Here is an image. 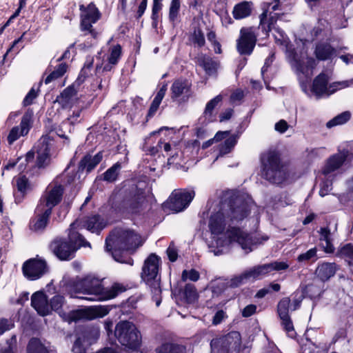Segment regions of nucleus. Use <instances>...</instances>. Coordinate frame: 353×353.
<instances>
[{"label": "nucleus", "instance_id": "1", "mask_svg": "<svg viewBox=\"0 0 353 353\" xmlns=\"http://www.w3.org/2000/svg\"><path fill=\"white\" fill-rule=\"evenodd\" d=\"M143 244L141 235L133 230L115 228L106 237L105 248L116 261L132 265L134 261L128 254Z\"/></svg>", "mask_w": 353, "mask_h": 353}, {"label": "nucleus", "instance_id": "2", "mask_svg": "<svg viewBox=\"0 0 353 353\" xmlns=\"http://www.w3.org/2000/svg\"><path fill=\"white\" fill-rule=\"evenodd\" d=\"M146 201L145 190L134 182H128L112 192L110 199L112 209L117 213L139 214Z\"/></svg>", "mask_w": 353, "mask_h": 353}, {"label": "nucleus", "instance_id": "3", "mask_svg": "<svg viewBox=\"0 0 353 353\" xmlns=\"http://www.w3.org/2000/svg\"><path fill=\"white\" fill-rule=\"evenodd\" d=\"M77 222L70 224L67 238H57L53 240L49 249L60 261H70L75 257L77 251L81 247H90V243L84 236L75 230Z\"/></svg>", "mask_w": 353, "mask_h": 353}, {"label": "nucleus", "instance_id": "4", "mask_svg": "<svg viewBox=\"0 0 353 353\" xmlns=\"http://www.w3.org/2000/svg\"><path fill=\"white\" fill-rule=\"evenodd\" d=\"M161 265V259L155 253H151L145 259L141 272V279L149 287L152 300L159 307L161 303V274L159 270Z\"/></svg>", "mask_w": 353, "mask_h": 353}, {"label": "nucleus", "instance_id": "5", "mask_svg": "<svg viewBox=\"0 0 353 353\" xmlns=\"http://www.w3.org/2000/svg\"><path fill=\"white\" fill-rule=\"evenodd\" d=\"M261 177L270 183L280 185L288 178V172L283 164L281 154L276 150H270L261 155Z\"/></svg>", "mask_w": 353, "mask_h": 353}, {"label": "nucleus", "instance_id": "6", "mask_svg": "<svg viewBox=\"0 0 353 353\" xmlns=\"http://www.w3.org/2000/svg\"><path fill=\"white\" fill-rule=\"evenodd\" d=\"M74 288L77 292L95 295L99 301L114 299L126 290V288L119 283H114L110 288H104L99 279L90 276L81 279Z\"/></svg>", "mask_w": 353, "mask_h": 353}, {"label": "nucleus", "instance_id": "7", "mask_svg": "<svg viewBox=\"0 0 353 353\" xmlns=\"http://www.w3.org/2000/svg\"><path fill=\"white\" fill-rule=\"evenodd\" d=\"M220 205L226 214L228 221L238 223L250 213V203L243 196L235 194L222 198Z\"/></svg>", "mask_w": 353, "mask_h": 353}, {"label": "nucleus", "instance_id": "8", "mask_svg": "<svg viewBox=\"0 0 353 353\" xmlns=\"http://www.w3.org/2000/svg\"><path fill=\"white\" fill-rule=\"evenodd\" d=\"M114 336L121 345L131 350H138L141 345L142 337L136 325L130 321L119 322L114 330Z\"/></svg>", "mask_w": 353, "mask_h": 353}, {"label": "nucleus", "instance_id": "9", "mask_svg": "<svg viewBox=\"0 0 353 353\" xmlns=\"http://www.w3.org/2000/svg\"><path fill=\"white\" fill-rule=\"evenodd\" d=\"M227 234L230 241L237 243L245 254L252 252L259 245L263 244L269 239V236L267 235L253 236L236 226L230 225L227 230Z\"/></svg>", "mask_w": 353, "mask_h": 353}, {"label": "nucleus", "instance_id": "10", "mask_svg": "<svg viewBox=\"0 0 353 353\" xmlns=\"http://www.w3.org/2000/svg\"><path fill=\"white\" fill-rule=\"evenodd\" d=\"M211 353H239L241 337L239 332L232 331L225 335L216 336L210 341Z\"/></svg>", "mask_w": 353, "mask_h": 353}, {"label": "nucleus", "instance_id": "11", "mask_svg": "<svg viewBox=\"0 0 353 353\" xmlns=\"http://www.w3.org/2000/svg\"><path fill=\"white\" fill-rule=\"evenodd\" d=\"M195 196L194 190H174L168 200L162 204L164 212H179L186 209Z\"/></svg>", "mask_w": 353, "mask_h": 353}, {"label": "nucleus", "instance_id": "12", "mask_svg": "<svg viewBox=\"0 0 353 353\" xmlns=\"http://www.w3.org/2000/svg\"><path fill=\"white\" fill-rule=\"evenodd\" d=\"M80 28L83 32L88 31L94 39L98 36V32L92 28V23H95L101 18V13L94 3H89L87 6L83 4L79 6Z\"/></svg>", "mask_w": 353, "mask_h": 353}, {"label": "nucleus", "instance_id": "13", "mask_svg": "<svg viewBox=\"0 0 353 353\" xmlns=\"http://www.w3.org/2000/svg\"><path fill=\"white\" fill-rule=\"evenodd\" d=\"M257 35L256 28L251 26L242 28L240 36L236 40V50L241 55H250L256 46Z\"/></svg>", "mask_w": 353, "mask_h": 353}, {"label": "nucleus", "instance_id": "14", "mask_svg": "<svg viewBox=\"0 0 353 353\" xmlns=\"http://www.w3.org/2000/svg\"><path fill=\"white\" fill-rule=\"evenodd\" d=\"M54 137L51 135V132L43 135L39 139L37 145V157L36 166L38 168H44L49 165L50 162V150L54 141Z\"/></svg>", "mask_w": 353, "mask_h": 353}, {"label": "nucleus", "instance_id": "15", "mask_svg": "<svg viewBox=\"0 0 353 353\" xmlns=\"http://www.w3.org/2000/svg\"><path fill=\"white\" fill-rule=\"evenodd\" d=\"M48 271V265L43 259H30L22 266V272L25 277L30 281L41 278Z\"/></svg>", "mask_w": 353, "mask_h": 353}, {"label": "nucleus", "instance_id": "16", "mask_svg": "<svg viewBox=\"0 0 353 353\" xmlns=\"http://www.w3.org/2000/svg\"><path fill=\"white\" fill-rule=\"evenodd\" d=\"M33 115L32 110L30 108L27 109L21 118L20 128L19 126L13 127L8 134L7 140L9 145L13 144L20 136H25L29 132L32 127Z\"/></svg>", "mask_w": 353, "mask_h": 353}, {"label": "nucleus", "instance_id": "17", "mask_svg": "<svg viewBox=\"0 0 353 353\" xmlns=\"http://www.w3.org/2000/svg\"><path fill=\"white\" fill-rule=\"evenodd\" d=\"M63 192L64 189L61 185H54L41 196L38 205L52 212V209L61 201Z\"/></svg>", "mask_w": 353, "mask_h": 353}, {"label": "nucleus", "instance_id": "18", "mask_svg": "<svg viewBox=\"0 0 353 353\" xmlns=\"http://www.w3.org/2000/svg\"><path fill=\"white\" fill-rule=\"evenodd\" d=\"M52 212L41 206L37 205L34 215L30 219L29 227L34 232H43L48 225Z\"/></svg>", "mask_w": 353, "mask_h": 353}, {"label": "nucleus", "instance_id": "19", "mask_svg": "<svg viewBox=\"0 0 353 353\" xmlns=\"http://www.w3.org/2000/svg\"><path fill=\"white\" fill-rule=\"evenodd\" d=\"M349 151L346 149L330 156L322 168V174L327 176L340 169L347 161Z\"/></svg>", "mask_w": 353, "mask_h": 353}, {"label": "nucleus", "instance_id": "20", "mask_svg": "<svg viewBox=\"0 0 353 353\" xmlns=\"http://www.w3.org/2000/svg\"><path fill=\"white\" fill-rule=\"evenodd\" d=\"M171 99L175 100L183 97V101H187L192 95V83L186 79H176L170 88Z\"/></svg>", "mask_w": 353, "mask_h": 353}, {"label": "nucleus", "instance_id": "21", "mask_svg": "<svg viewBox=\"0 0 353 353\" xmlns=\"http://www.w3.org/2000/svg\"><path fill=\"white\" fill-rule=\"evenodd\" d=\"M100 336V330L98 326L94 325H86L81 326L77 332V339L84 343L87 346L95 343Z\"/></svg>", "mask_w": 353, "mask_h": 353}, {"label": "nucleus", "instance_id": "22", "mask_svg": "<svg viewBox=\"0 0 353 353\" xmlns=\"http://www.w3.org/2000/svg\"><path fill=\"white\" fill-rule=\"evenodd\" d=\"M103 152H97L94 156L90 154H85L79 161L75 176L80 179L81 174L85 170L86 173L90 172L102 161Z\"/></svg>", "mask_w": 353, "mask_h": 353}, {"label": "nucleus", "instance_id": "23", "mask_svg": "<svg viewBox=\"0 0 353 353\" xmlns=\"http://www.w3.org/2000/svg\"><path fill=\"white\" fill-rule=\"evenodd\" d=\"M227 221L226 214L220 206L219 211L212 213L209 219L208 227L212 234H221L225 229Z\"/></svg>", "mask_w": 353, "mask_h": 353}, {"label": "nucleus", "instance_id": "24", "mask_svg": "<svg viewBox=\"0 0 353 353\" xmlns=\"http://www.w3.org/2000/svg\"><path fill=\"white\" fill-rule=\"evenodd\" d=\"M329 80L328 74L324 72H321L313 79L310 91L317 99L325 96L326 92H327Z\"/></svg>", "mask_w": 353, "mask_h": 353}, {"label": "nucleus", "instance_id": "25", "mask_svg": "<svg viewBox=\"0 0 353 353\" xmlns=\"http://www.w3.org/2000/svg\"><path fill=\"white\" fill-rule=\"evenodd\" d=\"M31 305L43 316L50 313L48 296L43 291H37L32 295Z\"/></svg>", "mask_w": 353, "mask_h": 353}, {"label": "nucleus", "instance_id": "26", "mask_svg": "<svg viewBox=\"0 0 353 353\" xmlns=\"http://www.w3.org/2000/svg\"><path fill=\"white\" fill-rule=\"evenodd\" d=\"M81 223L84 228H86L92 233H97V234H99L106 225L103 218L98 214L85 216Z\"/></svg>", "mask_w": 353, "mask_h": 353}, {"label": "nucleus", "instance_id": "27", "mask_svg": "<svg viewBox=\"0 0 353 353\" xmlns=\"http://www.w3.org/2000/svg\"><path fill=\"white\" fill-rule=\"evenodd\" d=\"M338 269V265L335 263H321L318 264L315 275L322 282H325L335 275Z\"/></svg>", "mask_w": 353, "mask_h": 353}, {"label": "nucleus", "instance_id": "28", "mask_svg": "<svg viewBox=\"0 0 353 353\" xmlns=\"http://www.w3.org/2000/svg\"><path fill=\"white\" fill-rule=\"evenodd\" d=\"M314 55L319 61H326L336 56V50L329 43H319L316 45Z\"/></svg>", "mask_w": 353, "mask_h": 353}, {"label": "nucleus", "instance_id": "29", "mask_svg": "<svg viewBox=\"0 0 353 353\" xmlns=\"http://www.w3.org/2000/svg\"><path fill=\"white\" fill-rule=\"evenodd\" d=\"M17 191H14V201L17 204L21 203L27 192L30 190V184L26 176H19L16 179Z\"/></svg>", "mask_w": 353, "mask_h": 353}, {"label": "nucleus", "instance_id": "30", "mask_svg": "<svg viewBox=\"0 0 353 353\" xmlns=\"http://www.w3.org/2000/svg\"><path fill=\"white\" fill-rule=\"evenodd\" d=\"M259 278V276L256 268L254 266V268L243 272L241 274L232 278L229 282V285L232 288H238L250 279L256 280Z\"/></svg>", "mask_w": 353, "mask_h": 353}, {"label": "nucleus", "instance_id": "31", "mask_svg": "<svg viewBox=\"0 0 353 353\" xmlns=\"http://www.w3.org/2000/svg\"><path fill=\"white\" fill-rule=\"evenodd\" d=\"M154 351L156 353H186L187 349L184 345L172 341H165L157 346Z\"/></svg>", "mask_w": 353, "mask_h": 353}, {"label": "nucleus", "instance_id": "32", "mask_svg": "<svg viewBox=\"0 0 353 353\" xmlns=\"http://www.w3.org/2000/svg\"><path fill=\"white\" fill-rule=\"evenodd\" d=\"M77 84L73 83L72 85L65 88L59 95L57 97L56 101L61 104L63 108H67L70 105L71 100L77 93L75 88Z\"/></svg>", "mask_w": 353, "mask_h": 353}, {"label": "nucleus", "instance_id": "33", "mask_svg": "<svg viewBox=\"0 0 353 353\" xmlns=\"http://www.w3.org/2000/svg\"><path fill=\"white\" fill-rule=\"evenodd\" d=\"M175 296H181L188 303H194L197 299L196 289L194 285L187 283L184 288H179L172 291Z\"/></svg>", "mask_w": 353, "mask_h": 353}, {"label": "nucleus", "instance_id": "34", "mask_svg": "<svg viewBox=\"0 0 353 353\" xmlns=\"http://www.w3.org/2000/svg\"><path fill=\"white\" fill-rule=\"evenodd\" d=\"M259 277L272 271L285 270L289 268V265L283 261H273L270 263L259 265L256 266Z\"/></svg>", "mask_w": 353, "mask_h": 353}, {"label": "nucleus", "instance_id": "35", "mask_svg": "<svg viewBox=\"0 0 353 353\" xmlns=\"http://www.w3.org/2000/svg\"><path fill=\"white\" fill-rule=\"evenodd\" d=\"M168 84L164 83L163 85L161 87L159 90L157 92L154 99H153L150 106L149 108L146 119L148 121L150 118H152L157 111L158 110L159 105L165 95V92L167 91Z\"/></svg>", "mask_w": 353, "mask_h": 353}, {"label": "nucleus", "instance_id": "36", "mask_svg": "<svg viewBox=\"0 0 353 353\" xmlns=\"http://www.w3.org/2000/svg\"><path fill=\"white\" fill-rule=\"evenodd\" d=\"M252 2L242 1L234 6L232 11L235 19H241L249 17L252 13Z\"/></svg>", "mask_w": 353, "mask_h": 353}, {"label": "nucleus", "instance_id": "37", "mask_svg": "<svg viewBox=\"0 0 353 353\" xmlns=\"http://www.w3.org/2000/svg\"><path fill=\"white\" fill-rule=\"evenodd\" d=\"M90 320L102 318L107 315L111 310L117 308V305H94L88 307Z\"/></svg>", "mask_w": 353, "mask_h": 353}, {"label": "nucleus", "instance_id": "38", "mask_svg": "<svg viewBox=\"0 0 353 353\" xmlns=\"http://www.w3.org/2000/svg\"><path fill=\"white\" fill-rule=\"evenodd\" d=\"M94 58L89 57L87 58L83 67L81 68L79 76L76 81L74 82L77 84V86H80L85 79L91 75V70L93 68Z\"/></svg>", "mask_w": 353, "mask_h": 353}, {"label": "nucleus", "instance_id": "39", "mask_svg": "<svg viewBox=\"0 0 353 353\" xmlns=\"http://www.w3.org/2000/svg\"><path fill=\"white\" fill-rule=\"evenodd\" d=\"M199 65L203 68L205 73L209 76H211L216 72L217 62L208 56H201L199 59Z\"/></svg>", "mask_w": 353, "mask_h": 353}, {"label": "nucleus", "instance_id": "40", "mask_svg": "<svg viewBox=\"0 0 353 353\" xmlns=\"http://www.w3.org/2000/svg\"><path fill=\"white\" fill-rule=\"evenodd\" d=\"M121 169V163H115L103 174L101 179L108 183L115 182L118 179Z\"/></svg>", "mask_w": 353, "mask_h": 353}, {"label": "nucleus", "instance_id": "41", "mask_svg": "<svg viewBox=\"0 0 353 353\" xmlns=\"http://www.w3.org/2000/svg\"><path fill=\"white\" fill-rule=\"evenodd\" d=\"M27 353H50L48 349L37 337H32L27 345Z\"/></svg>", "mask_w": 353, "mask_h": 353}, {"label": "nucleus", "instance_id": "42", "mask_svg": "<svg viewBox=\"0 0 353 353\" xmlns=\"http://www.w3.org/2000/svg\"><path fill=\"white\" fill-rule=\"evenodd\" d=\"M238 136L233 134L219 145V156H224L230 153L237 143Z\"/></svg>", "mask_w": 353, "mask_h": 353}, {"label": "nucleus", "instance_id": "43", "mask_svg": "<svg viewBox=\"0 0 353 353\" xmlns=\"http://www.w3.org/2000/svg\"><path fill=\"white\" fill-rule=\"evenodd\" d=\"M301 292L304 295L305 298H309L311 300H314L316 299H319L323 293V291L321 290L317 285L311 283L302 288Z\"/></svg>", "mask_w": 353, "mask_h": 353}, {"label": "nucleus", "instance_id": "44", "mask_svg": "<svg viewBox=\"0 0 353 353\" xmlns=\"http://www.w3.org/2000/svg\"><path fill=\"white\" fill-rule=\"evenodd\" d=\"M351 116L352 114L350 111H344L330 120L326 123V127L331 128L336 125L345 124L351 119Z\"/></svg>", "mask_w": 353, "mask_h": 353}, {"label": "nucleus", "instance_id": "45", "mask_svg": "<svg viewBox=\"0 0 353 353\" xmlns=\"http://www.w3.org/2000/svg\"><path fill=\"white\" fill-rule=\"evenodd\" d=\"M68 65L65 63H59L45 79V83L48 84L51 81L62 77L68 70Z\"/></svg>", "mask_w": 353, "mask_h": 353}, {"label": "nucleus", "instance_id": "46", "mask_svg": "<svg viewBox=\"0 0 353 353\" xmlns=\"http://www.w3.org/2000/svg\"><path fill=\"white\" fill-rule=\"evenodd\" d=\"M81 320H90L88 308L72 310L68 314L69 322H78Z\"/></svg>", "mask_w": 353, "mask_h": 353}, {"label": "nucleus", "instance_id": "47", "mask_svg": "<svg viewBox=\"0 0 353 353\" xmlns=\"http://www.w3.org/2000/svg\"><path fill=\"white\" fill-rule=\"evenodd\" d=\"M180 7H181V2L180 0H172L170 8H169V14H168V19L172 25H175L176 21L178 20L179 15V11H180Z\"/></svg>", "mask_w": 353, "mask_h": 353}, {"label": "nucleus", "instance_id": "48", "mask_svg": "<svg viewBox=\"0 0 353 353\" xmlns=\"http://www.w3.org/2000/svg\"><path fill=\"white\" fill-rule=\"evenodd\" d=\"M336 256L348 261H353V243H348L339 247Z\"/></svg>", "mask_w": 353, "mask_h": 353}, {"label": "nucleus", "instance_id": "49", "mask_svg": "<svg viewBox=\"0 0 353 353\" xmlns=\"http://www.w3.org/2000/svg\"><path fill=\"white\" fill-rule=\"evenodd\" d=\"M191 41L194 46L202 48L205 44L204 33L199 27H195L190 37Z\"/></svg>", "mask_w": 353, "mask_h": 353}, {"label": "nucleus", "instance_id": "50", "mask_svg": "<svg viewBox=\"0 0 353 353\" xmlns=\"http://www.w3.org/2000/svg\"><path fill=\"white\" fill-rule=\"evenodd\" d=\"M65 302V298L62 295H55L50 301L49 310H54L59 314L63 312V305Z\"/></svg>", "mask_w": 353, "mask_h": 353}, {"label": "nucleus", "instance_id": "51", "mask_svg": "<svg viewBox=\"0 0 353 353\" xmlns=\"http://www.w3.org/2000/svg\"><path fill=\"white\" fill-rule=\"evenodd\" d=\"M280 18V14L278 13H270V17L268 19V22L265 25V29L263 30V34H265V37H269L270 32L274 29L278 32H279V28H276L275 25L276 24V22L278 19Z\"/></svg>", "mask_w": 353, "mask_h": 353}, {"label": "nucleus", "instance_id": "52", "mask_svg": "<svg viewBox=\"0 0 353 353\" xmlns=\"http://www.w3.org/2000/svg\"><path fill=\"white\" fill-rule=\"evenodd\" d=\"M281 320V325L287 334L293 338L296 335L294 325L290 315L280 316Z\"/></svg>", "mask_w": 353, "mask_h": 353}, {"label": "nucleus", "instance_id": "53", "mask_svg": "<svg viewBox=\"0 0 353 353\" xmlns=\"http://www.w3.org/2000/svg\"><path fill=\"white\" fill-rule=\"evenodd\" d=\"M223 97L221 94H219L210 100L205 108L203 114L205 117H211L212 115V112L214 108L217 106V105L222 101Z\"/></svg>", "mask_w": 353, "mask_h": 353}, {"label": "nucleus", "instance_id": "54", "mask_svg": "<svg viewBox=\"0 0 353 353\" xmlns=\"http://www.w3.org/2000/svg\"><path fill=\"white\" fill-rule=\"evenodd\" d=\"M290 301L289 297H284L280 300L277 305V312L279 317L289 315Z\"/></svg>", "mask_w": 353, "mask_h": 353}, {"label": "nucleus", "instance_id": "55", "mask_svg": "<svg viewBox=\"0 0 353 353\" xmlns=\"http://www.w3.org/2000/svg\"><path fill=\"white\" fill-rule=\"evenodd\" d=\"M316 252L317 249L316 248H311L306 252L299 254L297 257V261L299 263L309 262L310 261H315L318 259Z\"/></svg>", "mask_w": 353, "mask_h": 353}, {"label": "nucleus", "instance_id": "56", "mask_svg": "<svg viewBox=\"0 0 353 353\" xmlns=\"http://www.w3.org/2000/svg\"><path fill=\"white\" fill-rule=\"evenodd\" d=\"M162 2L154 1L152 2L151 19L152 21V26L156 28L157 27L159 19V12L162 9Z\"/></svg>", "mask_w": 353, "mask_h": 353}, {"label": "nucleus", "instance_id": "57", "mask_svg": "<svg viewBox=\"0 0 353 353\" xmlns=\"http://www.w3.org/2000/svg\"><path fill=\"white\" fill-rule=\"evenodd\" d=\"M349 85L347 81H336L332 83H328L327 92H326L325 96L330 97L331 94L335 93L338 90L342 88H346Z\"/></svg>", "mask_w": 353, "mask_h": 353}, {"label": "nucleus", "instance_id": "58", "mask_svg": "<svg viewBox=\"0 0 353 353\" xmlns=\"http://www.w3.org/2000/svg\"><path fill=\"white\" fill-rule=\"evenodd\" d=\"M121 55V46L119 44H117L113 46L111 50L110 54L108 57V62L110 64L116 65Z\"/></svg>", "mask_w": 353, "mask_h": 353}, {"label": "nucleus", "instance_id": "59", "mask_svg": "<svg viewBox=\"0 0 353 353\" xmlns=\"http://www.w3.org/2000/svg\"><path fill=\"white\" fill-rule=\"evenodd\" d=\"M200 278L199 272L195 269H191L190 270H184L182 272L181 280L186 281L188 279L192 281H197Z\"/></svg>", "mask_w": 353, "mask_h": 353}, {"label": "nucleus", "instance_id": "60", "mask_svg": "<svg viewBox=\"0 0 353 353\" xmlns=\"http://www.w3.org/2000/svg\"><path fill=\"white\" fill-rule=\"evenodd\" d=\"M39 92V88L38 90L36 91L34 88L32 87L23 99L22 102L23 106L27 107L32 105L33 103L34 100L38 97Z\"/></svg>", "mask_w": 353, "mask_h": 353}, {"label": "nucleus", "instance_id": "61", "mask_svg": "<svg viewBox=\"0 0 353 353\" xmlns=\"http://www.w3.org/2000/svg\"><path fill=\"white\" fill-rule=\"evenodd\" d=\"M292 303L291 305V310L295 311L298 310L301 305L303 300L305 299L304 295L302 292H299L298 290L295 291L292 294Z\"/></svg>", "mask_w": 353, "mask_h": 353}, {"label": "nucleus", "instance_id": "62", "mask_svg": "<svg viewBox=\"0 0 353 353\" xmlns=\"http://www.w3.org/2000/svg\"><path fill=\"white\" fill-rule=\"evenodd\" d=\"M14 326V324L12 320L6 318L0 319V335L11 330Z\"/></svg>", "mask_w": 353, "mask_h": 353}, {"label": "nucleus", "instance_id": "63", "mask_svg": "<svg viewBox=\"0 0 353 353\" xmlns=\"http://www.w3.org/2000/svg\"><path fill=\"white\" fill-rule=\"evenodd\" d=\"M88 346L79 341V339H76L72 351L73 353H86V347Z\"/></svg>", "mask_w": 353, "mask_h": 353}, {"label": "nucleus", "instance_id": "64", "mask_svg": "<svg viewBox=\"0 0 353 353\" xmlns=\"http://www.w3.org/2000/svg\"><path fill=\"white\" fill-rule=\"evenodd\" d=\"M226 317V313L223 310H218L212 318V325H219L220 323H222L223 320Z\"/></svg>", "mask_w": 353, "mask_h": 353}]
</instances>
